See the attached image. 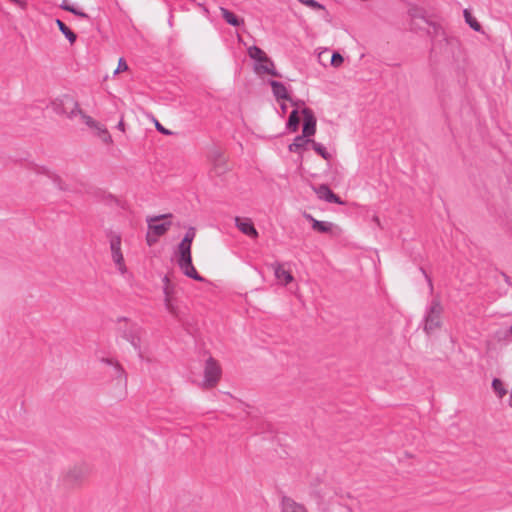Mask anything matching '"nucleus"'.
Wrapping results in <instances>:
<instances>
[{
  "label": "nucleus",
  "mask_w": 512,
  "mask_h": 512,
  "mask_svg": "<svg viewBox=\"0 0 512 512\" xmlns=\"http://www.w3.org/2000/svg\"><path fill=\"white\" fill-rule=\"evenodd\" d=\"M303 116V127L302 133L296 136L292 143L288 145V150L292 153H296L302 159L303 153L308 150L313 143V136L317 130V119L314 113L308 109H302Z\"/></svg>",
  "instance_id": "nucleus-1"
},
{
  "label": "nucleus",
  "mask_w": 512,
  "mask_h": 512,
  "mask_svg": "<svg viewBox=\"0 0 512 512\" xmlns=\"http://www.w3.org/2000/svg\"><path fill=\"white\" fill-rule=\"evenodd\" d=\"M171 214H160L155 216H147L146 222L148 230L146 233V242L148 246L155 245L159 238L166 234L171 227L169 218Z\"/></svg>",
  "instance_id": "nucleus-2"
},
{
  "label": "nucleus",
  "mask_w": 512,
  "mask_h": 512,
  "mask_svg": "<svg viewBox=\"0 0 512 512\" xmlns=\"http://www.w3.org/2000/svg\"><path fill=\"white\" fill-rule=\"evenodd\" d=\"M249 57L254 61L253 71L260 77L264 75L279 76L276 66L271 58L259 47L251 46L247 50Z\"/></svg>",
  "instance_id": "nucleus-3"
},
{
  "label": "nucleus",
  "mask_w": 512,
  "mask_h": 512,
  "mask_svg": "<svg viewBox=\"0 0 512 512\" xmlns=\"http://www.w3.org/2000/svg\"><path fill=\"white\" fill-rule=\"evenodd\" d=\"M191 245L192 244L185 243L184 241L179 243L177 247V264L184 275L202 282L204 278L197 272L192 263Z\"/></svg>",
  "instance_id": "nucleus-4"
},
{
  "label": "nucleus",
  "mask_w": 512,
  "mask_h": 512,
  "mask_svg": "<svg viewBox=\"0 0 512 512\" xmlns=\"http://www.w3.org/2000/svg\"><path fill=\"white\" fill-rule=\"evenodd\" d=\"M442 313L443 306L438 298L432 299L427 304L423 316V328L427 334H431L441 327Z\"/></svg>",
  "instance_id": "nucleus-5"
},
{
  "label": "nucleus",
  "mask_w": 512,
  "mask_h": 512,
  "mask_svg": "<svg viewBox=\"0 0 512 512\" xmlns=\"http://www.w3.org/2000/svg\"><path fill=\"white\" fill-rule=\"evenodd\" d=\"M51 107L56 113L66 115L69 119L76 117V114L80 112L78 102L68 94L56 97L51 102Z\"/></svg>",
  "instance_id": "nucleus-6"
},
{
  "label": "nucleus",
  "mask_w": 512,
  "mask_h": 512,
  "mask_svg": "<svg viewBox=\"0 0 512 512\" xmlns=\"http://www.w3.org/2000/svg\"><path fill=\"white\" fill-rule=\"evenodd\" d=\"M109 246L111 251L112 261L117 269V271L121 275H125L127 273V267L125 264L124 256L122 253V236L120 233L111 232L108 235Z\"/></svg>",
  "instance_id": "nucleus-7"
},
{
  "label": "nucleus",
  "mask_w": 512,
  "mask_h": 512,
  "mask_svg": "<svg viewBox=\"0 0 512 512\" xmlns=\"http://www.w3.org/2000/svg\"><path fill=\"white\" fill-rule=\"evenodd\" d=\"M221 375V369L217 362L213 358H209L206 361L204 370V385L207 387L214 386L219 380Z\"/></svg>",
  "instance_id": "nucleus-8"
},
{
  "label": "nucleus",
  "mask_w": 512,
  "mask_h": 512,
  "mask_svg": "<svg viewBox=\"0 0 512 512\" xmlns=\"http://www.w3.org/2000/svg\"><path fill=\"white\" fill-rule=\"evenodd\" d=\"M165 293V307L167 311L175 318L182 319L184 312L178 302L170 295L168 287L164 289Z\"/></svg>",
  "instance_id": "nucleus-9"
},
{
  "label": "nucleus",
  "mask_w": 512,
  "mask_h": 512,
  "mask_svg": "<svg viewBox=\"0 0 512 512\" xmlns=\"http://www.w3.org/2000/svg\"><path fill=\"white\" fill-rule=\"evenodd\" d=\"M101 361L103 363H106L107 365L112 366V368H113L112 376L115 377L118 385L125 388L126 383H127V377H126L124 370L119 365V363L114 361V359H112V358H102Z\"/></svg>",
  "instance_id": "nucleus-10"
},
{
  "label": "nucleus",
  "mask_w": 512,
  "mask_h": 512,
  "mask_svg": "<svg viewBox=\"0 0 512 512\" xmlns=\"http://www.w3.org/2000/svg\"><path fill=\"white\" fill-rule=\"evenodd\" d=\"M236 227L245 235L256 238L258 236V232L255 229L251 219L249 218H235Z\"/></svg>",
  "instance_id": "nucleus-11"
},
{
  "label": "nucleus",
  "mask_w": 512,
  "mask_h": 512,
  "mask_svg": "<svg viewBox=\"0 0 512 512\" xmlns=\"http://www.w3.org/2000/svg\"><path fill=\"white\" fill-rule=\"evenodd\" d=\"M85 474L86 471L82 466H74L66 472L64 481L68 485H75L84 478Z\"/></svg>",
  "instance_id": "nucleus-12"
},
{
  "label": "nucleus",
  "mask_w": 512,
  "mask_h": 512,
  "mask_svg": "<svg viewBox=\"0 0 512 512\" xmlns=\"http://www.w3.org/2000/svg\"><path fill=\"white\" fill-rule=\"evenodd\" d=\"M282 512H308L306 507L290 497H283L281 501Z\"/></svg>",
  "instance_id": "nucleus-13"
},
{
  "label": "nucleus",
  "mask_w": 512,
  "mask_h": 512,
  "mask_svg": "<svg viewBox=\"0 0 512 512\" xmlns=\"http://www.w3.org/2000/svg\"><path fill=\"white\" fill-rule=\"evenodd\" d=\"M304 217L311 222L312 229L320 232V233H328L331 231L333 224L327 221H319L315 219L312 215L308 213H304Z\"/></svg>",
  "instance_id": "nucleus-14"
},
{
  "label": "nucleus",
  "mask_w": 512,
  "mask_h": 512,
  "mask_svg": "<svg viewBox=\"0 0 512 512\" xmlns=\"http://www.w3.org/2000/svg\"><path fill=\"white\" fill-rule=\"evenodd\" d=\"M269 84L272 88L273 95L277 101L290 100L287 88L285 87V85L283 83L275 81V80H271V81H269Z\"/></svg>",
  "instance_id": "nucleus-15"
},
{
  "label": "nucleus",
  "mask_w": 512,
  "mask_h": 512,
  "mask_svg": "<svg viewBox=\"0 0 512 512\" xmlns=\"http://www.w3.org/2000/svg\"><path fill=\"white\" fill-rule=\"evenodd\" d=\"M273 269H274V275L276 277V279L283 285H287L289 284L290 282L293 281V276L292 274L283 269L282 265L281 264H274L273 265Z\"/></svg>",
  "instance_id": "nucleus-16"
},
{
  "label": "nucleus",
  "mask_w": 512,
  "mask_h": 512,
  "mask_svg": "<svg viewBox=\"0 0 512 512\" xmlns=\"http://www.w3.org/2000/svg\"><path fill=\"white\" fill-rule=\"evenodd\" d=\"M301 119L303 120V116L299 115L298 110H293L288 118L287 128L291 132H296L298 130Z\"/></svg>",
  "instance_id": "nucleus-17"
},
{
  "label": "nucleus",
  "mask_w": 512,
  "mask_h": 512,
  "mask_svg": "<svg viewBox=\"0 0 512 512\" xmlns=\"http://www.w3.org/2000/svg\"><path fill=\"white\" fill-rule=\"evenodd\" d=\"M222 17L232 26H240L243 20H239L235 14L225 8L220 9Z\"/></svg>",
  "instance_id": "nucleus-18"
},
{
  "label": "nucleus",
  "mask_w": 512,
  "mask_h": 512,
  "mask_svg": "<svg viewBox=\"0 0 512 512\" xmlns=\"http://www.w3.org/2000/svg\"><path fill=\"white\" fill-rule=\"evenodd\" d=\"M496 338L500 342H512V324L506 329H500L496 332Z\"/></svg>",
  "instance_id": "nucleus-19"
},
{
  "label": "nucleus",
  "mask_w": 512,
  "mask_h": 512,
  "mask_svg": "<svg viewBox=\"0 0 512 512\" xmlns=\"http://www.w3.org/2000/svg\"><path fill=\"white\" fill-rule=\"evenodd\" d=\"M104 145L111 146L114 143L113 137L106 126L96 136Z\"/></svg>",
  "instance_id": "nucleus-20"
},
{
  "label": "nucleus",
  "mask_w": 512,
  "mask_h": 512,
  "mask_svg": "<svg viewBox=\"0 0 512 512\" xmlns=\"http://www.w3.org/2000/svg\"><path fill=\"white\" fill-rule=\"evenodd\" d=\"M56 24L59 27L60 31L69 40V42L73 44L76 41V34L70 28H68L61 20H56Z\"/></svg>",
  "instance_id": "nucleus-21"
},
{
  "label": "nucleus",
  "mask_w": 512,
  "mask_h": 512,
  "mask_svg": "<svg viewBox=\"0 0 512 512\" xmlns=\"http://www.w3.org/2000/svg\"><path fill=\"white\" fill-rule=\"evenodd\" d=\"M464 18L466 23L475 31L479 32L481 30V25L477 21V19L468 11L464 10Z\"/></svg>",
  "instance_id": "nucleus-22"
},
{
  "label": "nucleus",
  "mask_w": 512,
  "mask_h": 512,
  "mask_svg": "<svg viewBox=\"0 0 512 512\" xmlns=\"http://www.w3.org/2000/svg\"><path fill=\"white\" fill-rule=\"evenodd\" d=\"M138 331V327L136 326H133V329L131 331L130 334L128 333H124V336L125 338L131 343V345L136 349V350H140V345H139V337L136 336L134 333H136Z\"/></svg>",
  "instance_id": "nucleus-23"
},
{
  "label": "nucleus",
  "mask_w": 512,
  "mask_h": 512,
  "mask_svg": "<svg viewBox=\"0 0 512 512\" xmlns=\"http://www.w3.org/2000/svg\"><path fill=\"white\" fill-rule=\"evenodd\" d=\"M492 388L495 391V393L498 395L499 398H502L507 393L506 389L503 386L502 381L497 378L493 379Z\"/></svg>",
  "instance_id": "nucleus-24"
},
{
  "label": "nucleus",
  "mask_w": 512,
  "mask_h": 512,
  "mask_svg": "<svg viewBox=\"0 0 512 512\" xmlns=\"http://www.w3.org/2000/svg\"><path fill=\"white\" fill-rule=\"evenodd\" d=\"M319 198L328 203L344 204V201L338 196V194H319Z\"/></svg>",
  "instance_id": "nucleus-25"
},
{
  "label": "nucleus",
  "mask_w": 512,
  "mask_h": 512,
  "mask_svg": "<svg viewBox=\"0 0 512 512\" xmlns=\"http://www.w3.org/2000/svg\"><path fill=\"white\" fill-rule=\"evenodd\" d=\"M297 1L300 4L310 8L312 10H315V11L324 10V6L315 0H297Z\"/></svg>",
  "instance_id": "nucleus-26"
},
{
  "label": "nucleus",
  "mask_w": 512,
  "mask_h": 512,
  "mask_svg": "<svg viewBox=\"0 0 512 512\" xmlns=\"http://www.w3.org/2000/svg\"><path fill=\"white\" fill-rule=\"evenodd\" d=\"M79 116L83 123L88 127L91 128L93 124L95 123L96 119H94L92 116L85 113L81 108L80 112L76 114V117Z\"/></svg>",
  "instance_id": "nucleus-27"
},
{
  "label": "nucleus",
  "mask_w": 512,
  "mask_h": 512,
  "mask_svg": "<svg viewBox=\"0 0 512 512\" xmlns=\"http://www.w3.org/2000/svg\"><path fill=\"white\" fill-rule=\"evenodd\" d=\"M319 155H321L324 159H329V153L326 151L325 147L313 140L312 146H311Z\"/></svg>",
  "instance_id": "nucleus-28"
},
{
  "label": "nucleus",
  "mask_w": 512,
  "mask_h": 512,
  "mask_svg": "<svg viewBox=\"0 0 512 512\" xmlns=\"http://www.w3.org/2000/svg\"><path fill=\"white\" fill-rule=\"evenodd\" d=\"M61 8L66 10V11H69L77 16H80V17H87V14L84 13V12H81L77 9H75L73 6L69 5L68 2L66 0L63 1V3L61 4Z\"/></svg>",
  "instance_id": "nucleus-29"
},
{
  "label": "nucleus",
  "mask_w": 512,
  "mask_h": 512,
  "mask_svg": "<svg viewBox=\"0 0 512 512\" xmlns=\"http://www.w3.org/2000/svg\"><path fill=\"white\" fill-rule=\"evenodd\" d=\"M344 58L341 54L335 52L331 57V65L335 68L340 67L343 64Z\"/></svg>",
  "instance_id": "nucleus-30"
},
{
  "label": "nucleus",
  "mask_w": 512,
  "mask_h": 512,
  "mask_svg": "<svg viewBox=\"0 0 512 512\" xmlns=\"http://www.w3.org/2000/svg\"><path fill=\"white\" fill-rule=\"evenodd\" d=\"M195 236H196V230H195V228L190 227V228L186 231V233H185V235H184V237H183L182 241H184L185 243H190V244H192V242H193V240H194Z\"/></svg>",
  "instance_id": "nucleus-31"
},
{
  "label": "nucleus",
  "mask_w": 512,
  "mask_h": 512,
  "mask_svg": "<svg viewBox=\"0 0 512 512\" xmlns=\"http://www.w3.org/2000/svg\"><path fill=\"white\" fill-rule=\"evenodd\" d=\"M127 70H128V65H127L126 61L123 58H120L118 60V65H117V67H116V69L114 70L113 73H114V75H118V74H120L122 72H125Z\"/></svg>",
  "instance_id": "nucleus-32"
},
{
  "label": "nucleus",
  "mask_w": 512,
  "mask_h": 512,
  "mask_svg": "<svg viewBox=\"0 0 512 512\" xmlns=\"http://www.w3.org/2000/svg\"><path fill=\"white\" fill-rule=\"evenodd\" d=\"M316 498H317L318 509L321 510L322 512H326L327 511V506H326V503H325V500H324V496H322L320 494H317Z\"/></svg>",
  "instance_id": "nucleus-33"
},
{
  "label": "nucleus",
  "mask_w": 512,
  "mask_h": 512,
  "mask_svg": "<svg viewBox=\"0 0 512 512\" xmlns=\"http://www.w3.org/2000/svg\"><path fill=\"white\" fill-rule=\"evenodd\" d=\"M153 122H154V124H155L156 129H157L160 133H162V134H164V135H172V131H170V130L166 129L165 127H163V126L159 123V121H158L157 119H153Z\"/></svg>",
  "instance_id": "nucleus-34"
},
{
  "label": "nucleus",
  "mask_w": 512,
  "mask_h": 512,
  "mask_svg": "<svg viewBox=\"0 0 512 512\" xmlns=\"http://www.w3.org/2000/svg\"><path fill=\"white\" fill-rule=\"evenodd\" d=\"M104 126H105L104 124H102L100 121L96 120L95 123L93 124V126H91L90 129L94 132V135L97 136L99 131L102 130V128Z\"/></svg>",
  "instance_id": "nucleus-35"
},
{
  "label": "nucleus",
  "mask_w": 512,
  "mask_h": 512,
  "mask_svg": "<svg viewBox=\"0 0 512 512\" xmlns=\"http://www.w3.org/2000/svg\"><path fill=\"white\" fill-rule=\"evenodd\" d=\"M104 126H105L104 124H102L100 121L96 120L95 123L93 124V126H91L90 129L94 132V135L97 136L99 131L102 130V128Z\"/></svg>",
  "instance_id": "nucleus-36"
},
{
  "label": "nucleus",
  "mask_w": 512,
  "mask_h": 512,
  "mask_svg": "<svg viewBox=\"0 0 512 512\" xmlns=\"http://www.w3.org/2000/svg\"><path fill=\"white\" fill-rule=\"evenodd\" d=\"M104 126H105L104 124H102L100 121L96 120L95 123L93 124V126H91L90 129L94 132V135L97 136L99 131L102 130V128Z\"/></svg>",
  "instance_id": "nucleus-37"
},
{
  "label": "nucleus",
  "mask_w": 512,
  "mask_h": 512,
  "mask_svg": "<svg viewBox=\"0 0 512 512\" xmlns=\"http://www.w3.org/2000/svg\"><path fill=\"white\" fill-rule=\"evenodd\" d=\"M117 128L118 130H120L121 132H125L126 131V126H125V123H124V120L121 119L118 124H117Z\"/></svg>",
  "instance_id": "nucleus-38"
},
{
  "label": "nucleus",
  "mask_w": 512,
  "mask_h": 512,
  "mask_svg": "<svg viewBox=\"0 0 512 512\" xmlns=\"http://www.w3.org/2000/svg\"><path fill=\"white\" fill-rule=\"evenodd\" d=\"M502 276H503L504 281H505L506 283H508V284H510V283H511V282H510V277H509L507 274L502 273Z\"/></svg>",
  "instance_id": "nucleus-39"
},
{
  "label": "nucleus",
  "mask_w": 512,
  "mask_h": 512,
  "mask_svg": "<svg viewBox=\"0 0 512 512\" xmlns=\"http://www.w3.org/2000/svg\"><path fill=\"white\" fill-rule=\"evenodd\" d=\"M509 406L512 408V387L509 394Z\"/></svg>",
  "instance_id": "nucleus-40"
},
{
  "label": "nucleus",
  "mask_w": 512,
  "mask_h": 512,
  "mask_svg": "<svg viewBox=\"0 0 512 512\" xmlns=\"http://www.w3.org/2000/svg\"><path fill=\"white\" fill-rule=\"evenodd\" d=\"M280 108H281V110H282V112H283V113H284V112H286V110H287V106H286V104H285V103H282V104L280 105Z\"/></svg>",
  "instance_id": "nucleus-41"
},
{
  "label": "nucleus",
  "mask_w": 512,
  "mask_h": 512,
  "mask_svg": "<svg viewBox=\"0 0 512 512\" xmlns=\"http://www.w3.org/2000/svg\"><path fill=\"white\" fill-rule=\"evenodd\" d=\"M428 282H429L430 290L432 291L433 290V286H432L431 280L428 279Z\"/></svg>",
  "instance_id": "nucleus-42"
}]
</instances>
